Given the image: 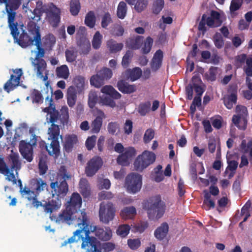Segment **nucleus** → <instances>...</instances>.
<instances>
[{"label":"nucleus","instance_id":"f257e3e1","mask_svg":"<svg viewBox=\"0 0 252 252\" xmlns=\"http://www.w3.org/2000/svg\"><path fill=\"white\" fill-rule=\"evenodd\" d=\"M77 225L79 229L76 230L72 236L64 241L62 246L82 241L81 248L87 249L86 252H101L97 249L99 242L93 236H90L91 232H94L96 237L102 241H109L112 237V232L109 227H105V230L96 226L92 227L90 225V220L85 212H82L77 219Z\"/></svg>","mask_w":252,"mask_h":252},{"label":"nucleus","instance_id":"f03ea898","mask_svg":"<svg viewBox=\"0 0 252 252\" xmlns=\"http://www.w3.org/2000/svg\"><path fill=\"white\" fill-rule=\"evenodd\" d=\"M71 176L67 171L66 167L62 165L56 176V180L50 183L53 196L56 195L57 198L61 200L63 198L68 191V185L66 180L70 179Z\"/></svg>","mask_w":252,"mask_h":252},{"label":"nucleus","instance_id":"7ed1b4c3","mask_svg":"<svg viewBox=\"0 0 252 252\" xmlns=\"http://www.w3.org/2000/svg\"><path fill=\"white\" fill-rule=\"evenodd\" d=\"M14 25L16 26V28L12 29L9 28L11 34L14 40H16L20 46L23 48H26L29 46L34 45V42L35 43V40H34L35 36L38 33L40 34L39 27L35 24H33L29 27V34L23 30L19 37H18L19 32H18V23L17 22L14 23Z\"/></svg>","mask_w":252,"mask_h":252},{"label":"nucleus","instance_id":"20e7f679","mask_svg":"<svg viewBox=\"0 0 252 252\" xmlns=\"http://www.w3.org/2000/svg\"><path fill=\"white\" fill-rule=\"evenodd\" d=\"M143 208L147 211L149 218L154 217L156 214V218H160L164 214L165 205L161 200L159 195L151 197L143 203Z\"/></svg>","mask_w":252,"mask_h":252},{"label":"nucleus","instance_id":"39448f33","mask_svg":"<svg viewBox=\"0 0 252 252\" xmlns=\"http://www.w3.org/2000/svg\"><path fill=\"white\" fill-rule=\"evenodd\" d=\"M156 158V155L153 152L145 151L135 160L133 163L135 170L137 171H142L153 163L155 161Z\"/></svg>","mask_w":252,"mask_h":252},{"label":"nucleus","instance_id":"423d86ee","mask_svg":"<svg viewBox=\"0 0 252 252\" xmlns=\"http://www.w3.org/2000/svg\"><path fill=\"white\" fill-rule=\"evenodd\" d=\"M101 92L108 95L102 96L101 97V103L106 106L114 108L116 104L113 99H119L121 94L116 91L112 86L106 85L102 87Z\"/></svg>","mask_w":252,"mask_h":252},{"label":"nucleus","instance_id":"0eeeda50","mask_svg":"<svg viewBox=\"0 0 252 252\" xmlns=\"http://www.w3.org/2000/svg\"><path fill=\"white\" fill-rule=\"evenodd\" d=\"M116 209L114 204L110 202H102L100 204L99 218L100 221L108 224L115 216Z\"/></svg>","mask_w":252,"mask_h":252},{"label":"nucleus","instance_id":"6e6552de","mask_svg":"<svg viewBox=\"0 0 252 252\" xmlns=\"http://www.w3.org/2000/svg\"><path fill=\"white\" fill-rule=\"evenodd\" d=\"M46 20L54 28L58 26L61 21V10L53 3L47 5Z\"/></svg>","mask_w":252,"mask_h":252},{"label":"nucleus","instance_id":"1a4fd4ad","mask_svg":"<svg viewBox=\"0 0 252 252\" xmlns=\"http://www.w3.org/2000/svg\"><path fill=\"white\" fill-rule=\"evenodd\" d=\"M236 111L238 114L233 116L232 122L239 129L241 130L246 129L247 125L246 117L248 115L247 107L242 105H237L236 108Z\"/></svg>","mask_w":252,"mask_h":252},{"label":"nucleus","instance_id":"9d476101","mask_svg":"<svg viewBox=\"0 0 252 252\" xmlns=\"http://www.w3.org/2000/svg\"><path fill=\"white\" fill-rule=\"evenodd\" d=\"M142 184V177L139 174L132 173L126 177L125 185L129 192L135 193L139 191Z\"/></svg>","mask_w":252,"mask_h":252},{"label":"nucleus","instance_id":"9b49d317","mask_svg":"<svg viewBox=\"0 0 252 252\" xmlns=\"http://www.w3.org/2000/svg\"><path fill=\"white\" fill-rule=\"evenodd\" d=\"M21 4V0H8L5 5V10L8 15V23L9 28L13 29L16 28L15 23V19L16 10Z\"/></svg>","mask_w":252,"mask_h":252},{"label":"nucleus","instance_id":"f8f14e48","mask_svg":"<svg viewBox=\"0 0 252 252\" xmlns=\"http://www.w3.org/2000/svg\"><path fill=\"white\" fill-rule=\"evenodd\" d=\"M82 212V211H81L80 213ZM75 214L76 213L72 211L67 210L66 208L65 210H63L59 215L58 217H57L56 216H52L50 217V218L52 220H55L56 222L58 223L65 222L70 224L72 223V221H74L77 225V219L80 216L81 214L79 215L76 214L75 216H73V215Z\"/></svg>","mask_w":252,"mask_h":252},{"label":"nucleus","instance_id":"ddd939ff","mask_svg":"<svg viewBox=\"0 0 252 252\" xmlns=\"http://www.w3.org/2000/svg\"><path fill=\"white\" fill-rule=\"evenodd\" d=\"M103 160L99 156H94L88 161L85 167V174L88 177H93L103 165Z\"/></svg>","mask_w":252,"mask_h":252},{"label":"nucleus","instance_id":"4468645a","mask_svg":"<svg viewBox=\"0 0 252 252\" xmlns=\"http://www.w3.org/2000/svg\"><path fill=\"white\" fill-rule=\"evenodd\" d=\"M36 143V139H33L32 144L22 140L19 143V151L24 158L28 162H31L33 159V147Z\"/></svg>","mask_w":252,"mask_h":252},{"label":"nucleus","instance_id":"2eb2a0df","mask_svg":"<svg viewBox=\"0 0 252 252\" xmlns=\"http://www.w3.org/2000/svg\"><path fill=\"white\" fill-rule=\"evenodd\" d=\"M14 74H11L10 79L4 84L3 88L7 93L14 89L19 84V81L22 75V69L13 70Z\"/></svg>","mask_w":252,"mask_h":252},{"label":"nucleus","instance_id":"dca6fc26","mask_svg":"<svg viewBox=\"0 0 252 252\" xmlns=\"http://www.w3.org/2000/svg\"><path fill=\"white\" fill-rule=\"evenodd\" d=\"M82 197L77 192H73L70 198L69 201L67 202L66 209L68 211H72L77 215H79L80 212V208L82 205Z\"/></svg>","mask_w":252,"mask_h":252},{"label":"nucleus","instance_id":"f3484780","mask_svg":"<svg viewBox=\"0 0 252 252\" xmlns=\"http://www.w3.org/2000/svg\"><path fill=\"white\" fill-rule=\"evenodd\" d=\"M34 69L36 70V75L46 81L48 79V71L47 69V63L44 60H39L32 63Z\"/></svg>","mask_w":252,"mask_h":252},{"label":"nucleus","instance_id":"a211bd4d","mask_svg":"<svg viewBox=\"0 0 252 252\" xmlns=\"http://www.w3.org/2000/svg\"><path fill=\"white\" fill-rule=\"evenodd\" d=\"M144 37L136 35L128 38L126 41V46L132 50H137L141 47L143 43Z\"/></svg>","mask_w":252,"mask_h":252},{"label":"nucleus","instance_id":"6ab92c4d","mask_svg":"<svg viewBox=\"0 0 252 252\" xmlns=\"http://www.w3.org/2000/svg\"><path fill=\"white\" fill-rule=\"evenodd\" d=\"M62 205L61 201L59 198L49 200L48 201H43V208L46 213L51 214L54 211L59 209Z\"/></svg>","mask_w":252,"mask_h":252},{"label":"nucleus","instance_id":"aec40b11","mask_svg":"<svg viewBox=\"0 0 252 252\" xmlns=\"http://www.w3.org/2000/svg\"><path fill=\"white\" fill-rule=\"evenodd\" d=\"M49 102V106L45 108L44 111L50 115L49 122L55 124L58 120H60L59 112L56 109L52 98L50 99Z\"/></svg>","mask_w":252,"mask_h":252},{"label":"nucleus","instance_id":"412c9836","mask_svg":"<svg viewBox=\"0 0 252 252\" xmlns=\"http://www.w3.org/2000/svg\"><path fill=\"white\" fill-rule=\"evenodd\" d=\"M206 24L210 28H214L216 27V21L214 20L213 18L211 17H207L205 14L202 15L201 19L199 23L198 29L199 31L203 32H205L207 31V28L205 26Z\"/></svg>","mask_w":252,"mask_h":252},{"label":"nucleus","instance_id":"4be33fe9","mask_svg":"<svg viewBox=\"0 0 252 252\" xmlns=\"http://www.w3.org/2000/svg\"><path fill=\"white\" fill-rule=\"evenodd\" d=\"M163 57V52L161 50L159 49L156 52L150 63L153 71H157L161 67Z\"/></svg>","mask_w":252,"mask_h":252},{"label":"nucleus","instance_id":"5701e85b","mask_svg":"<svg viewBox=\"0 0 252 252\" xmlns=\"http://www.w3.org/2000/svg\"><path fill=\"white\" fill-rule=\"evenodd\" d=\"M78 142L77 136L75 134L67 135L65 136L63 143V149L67 153L71 152Z\"/></svg>","mask_w":252,"mask_h":252},{"label":"nucleus","instance_id":"b1692460","mask_svg":"<svg viewBox=\"0 0 252 252\" xmlns=\"http://www.w3.org/2000/svg\"><path fill=\"white\" fill-rule=\"evenodd\" d=\"M117 87L118 90L123 94H130L136 91V87L135 85H130L123 79L118 81Z\"/></svg>","mask_w":252,"mask_h":252},{"label":"nucleus","instance_id":"393cba45","mask_svg":"<svg viewBox=\"0 0 252 252\" xmlns=\"http://www.w3.org/2000/svg\"><path fill=\"white\" fill-rule=\"evenodd\" d=\"M78 93H80V92L77 91L74 87L70 86L67 89L66 93L67 103L70 107H73L75 105Z\"/></svg>","mask_w":252,"mask_h":252},{"label":"nucleus","instance_id":"a878e982","mask_svg":"<svg viewBox=\"0 0 252 252\" xmlns=\"http://www.w3.org/2000/svg\"><path fill=\"white\" fill-rule=\"evenodd\" d=\"M32 188L35 190V193L39 194L42 191L47 189L48 185L47 183L41 178L33 179L31 181Z\"/></svg>","mask_w":252,"mask_h":252},{"label":"nucleus","instance_id":"bb28decb","mask_svg":"<svg viewBox=\"0 0 252 252\" xmlns=\"http://www.w3.org/2000/svg\"><path fill=\"white\" fill-rule=\"evenodd\" d=\"M45 149L50 156L57 158L60 153L59 141L51 140L50 144L48 146L45 144Z\"/></svg>","mask_w":252,"mask_h":252},{"label":"nucleus","instance_id":"cd10ccee","mask_svg":"<svg viewBox=\"0 0 252 252\" xmlns=\"http://www.w3.org/2000/svg\"><path fill=\"white\" fill-rule=\"evenodd\" d=\"M123 75L127 79H130L131 81H135L140 78L142 75V70L140 68L136 67L133 69H126Z\"/></svg>","mask_w":252,"mask_h":252},{"label":"nucleus","instance_id":"c85d7f7f","mask_svg":"<svg viewBox=\"0 0 252 252\" xmlns=\"http://www.w3.org/2000/svg\"><path fill=\"white\" fill-rule=\"evenodd\" d=\"M47 5L46 4L43 5L41 1H38L36 3V7L32 12L34 16L33 17H32V18L36 22L40 21L42 15L46 12Z\"/></svg>","mask_w":252,"mask_h":252},{"label":"nucleus","instance_id":"c756f323","mask_svg":"<svg viewBox=\"0 0 252 252\" xmlns=\"http://www.w3.org/2000/svg\"><path fill=\"white\" fill-rule=\"evenodd\" d=\"M9 161L11 165L12 171L19 170L21 167V162L19 159V155L17 153H12L8 157Z\"/></svg>","mask_w":252,"mask_h":252},{"label":"nucleus","instance_id":"7c9ffc66","mask_svg":"<svg viewBox=\"0 0 252 252\" xmlns=\"http://www.w3.org/2000/svg\"><path fill=\"white\" fill-rule=\"evenodd\" d=\"M106 46L111 54H116L120 52L124 47L123 43H118L113 39H110L107 41Z\"/></svg>","mask_w":252,"mask_h":252},{"label":"nucleus","instance_id":"2f4dec72","mask_svg":"<svg viewBox=\"0 0 252 252\" xmlns=\"http://www.w3.org/2000/svg\"><path fill=\"white\" fill-rule=\"evenodd\" d=\"M168 229V224L166 222H163L155 230L154 235L158 240H162L166 237Z\"/></svg>","mask_w":252,"mask_h":252},{"label":"nucleus","instance_id":"473e14b6","mask_svg":"<svg viewBox=\"0 0 252 252\" xmlns=\"http://www.w3.org/2000/svg\"><path fill=\"white\" fill-rule=\"evenodd\" d=\"M59 126L56 124H52L48 128V140L59 141V137L62 139V135H60Z\"/></svg>","mask_w":252,"mask_h":252},{"label":"nucleus","instance_id":"72a5a7b5","mask_svg":"<svg viewBox=\"0 0 252 252\" xmlns=\"http://www.w3.org/2000/svg\"><path fill=\"white\" fill-rule=\"evenodd\" d=\"M99 116L95 118L91 125L92 130L94 133H97L99 132L102 125V118L105 117V115L103 111H99Z\"/></svg>","mask_w":252,"mask_h":252},{"label":"nucleus","instance_id":"f704fd0d","mask_svg":"<svg viewBox=\"0 0 252 252\" xmlns=\"http://www.w3.org/2000/svg\"><path fill=\"white\" fill-rule=\"evenodd\" d=\"M34 40H35V43L34 44L36 46L37 50L34 61L43 60L42 58L44 57L45 52L44 49L41 47V35L38 33L35 36Z\"/></svg>","mask_w":252,"mask_h":252},{"label":"nucleus","instance_id":"c9c22d12","mask_svg":"<svg viewBox=\"0 0 252 252\" xmlns=\"http://www.w3.org/2000/svg\"><path fill=\"white\" fill-rule=\"evenodd\" d=\"M136 214V209L133 206L125 207L121 212L122 217L125 220L132 218Z\"/></svg>","mask_w":252,"mask_h":252},{"label":"nucleus","instance_id":"e433bc0d","mask_svg":"<svg viewBox=\"0 0 252 252\" xmlns=\"http://www.w3.org/2000/svg\"><path fill=\"white\" fill-rule=\"evenodd\" d=\"M57 76L61 78L66 79L68 78L69 71L66 65H62L57 67L56 70Z\"/></svg>","mask_w":252,"mask_h":252},{"label":"nucleus","instance_id":"4c0bfd02","mask_svg":"<svg viewBox=\"0 0 252 252\" xmlns=\"http://www.w3.org/2000/svg\"><path fill=\"white\" fill-rule=\"evenodd\" d=\"M96 21V18L94 13L93 11H90L86 15L85 24L90 28L94 27Z\"/></svg>","mask_w":252,"mask_h":252},{"label":"nucleus","instance_id":"58836bf2","mask_svg":"<svg viewBox=\"0 0 252 252\" xmlns=\"http://www.w3.org/2000/svg\"><path fill=\"white\" fill-rule=\"evenodd\" d=\"M151 103L150 101L140 103L138 106V113L142 116H145L151 110Z\"/></svg>","mask_w":252,"mask_h":252},{"label":"nucleus","instance_id":"ea45409f","mask_svg":"<svg viewBox=\"0 0 252 252\" xmlns=\"http://www.w3.org/2000/svg\"><path fill=\"white\" fill-rule=\"evenodd\" d=\"M144 46L141 48V52L143 54H147L151 50L153 44V39L150 36L147 37L143 41Z\"/></svg>","mask_w":252,"mask_h":252},{"label":"nucleus","instance_id":"a19ab883","mask_svg":"<svg viewBox=\"0 0 252 252\" xmlns=\"http://www.w3.org/2000/svg\"><path fill=\"white\" fill-rule=\"evenodd\" d=\"M80 192L82 195L87 197L90 195V191L88 189V182L85 179H81L79 182Z\"/></svg>","mask_w":252,"mask_h":252},{"label":"nucleus","instance_id":"79ce46f5","mask_svg":"<svg viewBox=\"0 0 252 252\" xmlns=\"http://www.w3.org/2000/svg\"><path fill=\"white\" fill-rule=\"evenodd\" d=\"M19 192L22 197H25L29 201L36 197V194L34 191L31 190L30 188L27 187H24L23 189L19 190Z\"/></svg>","mask_w":252,"mask_h":252},{"label":"nucleus","instance_id":"37998d69","mask_svg":"<svg viewBox=\"0 0 252 252\" xmlns=\"http://www.w3.org/2000/svg\"><path fill=\"white\" fill-rule=\"evenodd\" d=\"M127 12V6L125 2L120 1L118 5L117 15L119 18L123 19Z\"/></svg>","mask_w":252,"mask_h":252},{"label":"nucleus","instance_id":"c03bdc74","mask_svg":"<svg viewBox=\"0 0 252 252\" xmlns=\"http://www.w3.org/2000/svg\"><path fill=\"white\" fill-rule=\"evenodd\" d=\"M81 5L79 0H71L70 2V12L73 16L78 15L80 10Z\"/></svg>","mask_w":252,"mask_h":252},{"label":"nucleus","instance_id":"a18cd8bd","mask_svg":"<svg viewBox=\"0 0 252 252\" xmlns=\"http://www.w3.org/2000/svg\"><path fill=\"white\" fill-rule=\"evenodd\" d=\"M104 80L97 73L90 79V83L96 88H100L104 84Z\"/></svg>","mask_w":252,"mask_h":252},{"label":"nucleus","instance_id":"49530a36","mask_svg":"<svg viewBox=\"0 0 252 252\" xmlns=\"http://www.w3.org/2000/svg\"><path fill=\"white\" fill-rule=\"evenodd\" d=\"M237 96L235 95H227L226 97L224 98V104L226 107L228 109H231L234 104L237 102Z\"/></svg>","mask_w":252,"mask_h":252},{"label":"nucleus","instance_id":"de8ad7c7","mask_svg":"<svg viewBox=\"0 0 252 252\" xmlns=\"http://www.w3.org/2000/svg\"><path fill=\"white\" fill-rule=\"evenodd\" d=\"M60 121L61 124H64L67 123L69 119L68 108L66 106L62 107L59 112Z\"/></svg>","mask_w":252,"mask_h":252},{"label":"nucleus","instance_id":"09e8293b","mask_svg":"<svg viewBox=\"0 0 252 252\" xmlns=\"http://www.w3.org/2000/svg\"><path fill=\"white\" fill-rule=\"evenodd\" d=\"M218 69L217 67L211 66L208 72L205 74V78L208 81L213 82L216 80Z\"/></svg>","mask_w":252,"mask_h":252},{"label":"nucleus","instance_id":"8fccbe9b","mask_svg":"<svg viewBox=\"0 0 252 252\" xmlns=\"http://www.w3.org/2000/svg\"><path fill=\"white\" fill-rule=\"evenodd\" d=\"M102 35L99 32L97 31L93 36L92 40L93 48L94 49H98L100 48L102 43Z\"/></svg>","mask_w":252,"mask_h":252},{"label":"nucleus","instance_id":"3c124183","mask_svg":"<svg viewBox=\"0 0 252 252\" xmlns=\"http://www.w3.org/2000/svg\"><path fill=\"white\" fill-rule=\"evenodd\" d=\"M130 229V226L128 224H122L119 226L116 233L118 235L122 238L126 237L129 232Z\"/></svg>","mask_w":252,"mask_h":252},{"label":"nucleus","instance_id":"603ef678","mask_svg":"<svg viewBox=\"0 0 252 252\" xmlns=\"http://www.w3.org/2000/svg\"><path fill=\"white\" fill-rule=\"evenodd\" d=\"M56 42L55 36L53 34H49L45 37L43 42V46L46 49L51 50Z\"/></svg>","mask_w":252,"mask_h":252},{"label":"nucleus","instance_id":"864d4df0","mask_svg":"<svg viewBox=\"0 0 252 252\" xmlns=\"http://www.w3.org/2000/svg\"><path fill=\"white\" fill-rule=\"evenodd\" d=\"M73 84L74 86H72L75 87L77 91L81 92L85 84L84 78L80 76H76L73 80Z\"/></svg>","mask_w":252,"mask_h":252},{"label":"nucleus","instance_id":"5fc2aeb1","mask_svg":"<svg viewBox=\"0 0 252 252\" xmlns=\"http://www.w3.org/2000/svg\"><path fill=\"white\" fill-rule=\"evenodd\" d=\"M80 54L84 55H87L91 50V44L88 40H85L79 44Z\"/></svg>","mask_w":252,"mask_h":252},{"label":"nucleus","instance_id":"6e6d98bb","mask_svg":"<svg viewBox=\"0 0 252 252\" xmlns=\"http://www.w3.org/2000/svg\"><path fill=\"white\" fill-rule=\"evenodd\" d=\"M148 1L147 0H137L134 5L135 10L138 13L143 11L147 6Z\"/></svg>","mask_w":252,"mask_h":252},{"label":"nucleus","instance_id":"4d7b16f0","mask_svg":"<svg viewBox=\"0 0 252 252\" xmlns=\"http://www.w3.org/2000/svg\"><path fill=\"white\" fill-rule=\"evenodd\" d=\"M65 55L67 62L73 63L76 60L77 53L73 49H67L65 52Z\"/></svg>","mask_w":252,"mask_h":252},{"label":"nucleus","instance_id":"13d9d810","mask_svg":"<svg viewBox=\"0 0 252 252\" xmlns=\"http://www.w3.org/2000/svg\"><path fill=\"white\" fill-rule=\"evenodd\" d=\"M164 4L163 0H156L153 4V12L155 14H158L162 9Z\"/></svg>","mask_w":252,"mask_h":252},{"label":"nucleus","instance_id":"bf43d9fd","mask_svg":"<svg viewBox=\"0 0 252 252\" xmlns=\"http://www.w3.org/2000/svg\"><path fill=\"white\" fill-rule=\"evenodd\" d=\"M32 102L39 103L43 102V98L41 93L37 90L34 89L31 94Z\"/></svg>","mask_w":252,"mask_h":252},{"label":"nucleus","instance_id":"052dcab7","mask_svg":"<svg viewBox=\"0 0 252 252\" xmlns=\"http://www.w3.org/2000/svg\"><path fill=\"white\" fill-rule=\"evenodd\" d=\"M213 39L215 45L217 48L220 49L223 46L224 40L220 33L216 32L213 36Z\"/></svg>","mask_w":252,"mask_h":252},{"label":"nucleus","instance_id":"680f3d73","mask_svg":"<svg viewBox=\"0 0 252 252\" xmlns=\"http://www.w3.org/2000/svg\"><path fill=\"white\" fill-rule=\"evenodd\" d=\"M133 56L132 51L128 50L123 56L122 61V65L124 67H127L130 63L131 59Z\"/></svg>","mask_w":252,"mask_h":252},{"label":"nucleus","instance_id":"e2e57ef3","mask_svg":"<svg viewBox=\"0 0 252 252\" xmlns=\"http://www.w3.org/2000/svg\"><path fill=\"white\" fill-rule=\"evenodd\" d=\"M39 173L40 175L45 174L48 170L47 162L43 158H40L38 163Z\"/></svg>","mask_w":252,"mask_h":252},{"label":"nucleus","instance_id":"0e129e2a","mask_svg":"<svg viewBox=\"0 0 252 252\" xmlns=\"http://www.w3.org/2000/svg\"><path fill=\"white\" fill-rule=\"evenodd\" d=\"M112 22L111 15L109 12L105 13L102 17L101 26L104 29H106L108 26Z\"/></svg>","mask_w":252,"mask_h":252},{"label":"nucleus","instance_id":"69168bd1","mask_svg":"<svg viewBox=\"0 0 252 252\" xmlns=\"http://www.w3.org/2000/svg\"><path fill=\"white\" fill-rule=\"evenodd\" d=\"M97 73L104 80L110 79L112 76V70L106 67L102 68Z\"/></svg>","mask_w":252,"mask_h":252},{"label":"nucleus","instance_id":"338daca9","mask_svg":"<svg viewBox=\"0 0 252 252\" xmlns=\"http://www.w3.org/2000/svg\"><path fill=\"white\" fill-rule=\"evenodd\" d=\"M246 67H244V71L248 77H252V58H247Z\"/></svg>","mask_w":252,"mask_h":252},{"label":"nucleus","instance_id":"774afa93","mask_svg":"<svg viewBox=\"0 0 252 252\" xmlns=\"http://www.w3.org/2000/svg\"><path fill=\"white\" fill-rule=\"evenodd\" d=\"M127 245L132 250H137L141 245V242L139 239H129L127 240Z\"/></svg>","mask_w":252,"mask_h":252}]
</instances>
